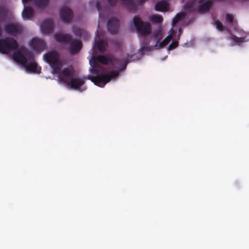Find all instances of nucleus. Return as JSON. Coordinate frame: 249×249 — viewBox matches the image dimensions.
<instances>
[{
  "mask_svg": "<svg viewBox=\"0 0 249 249\" xmlns=\"http://www.w3.org/2000/svg\"><path fill=\"white\" fill-rule=\"evenodd\" d=\"M22 52L19 50L15 51L13 54V59L23 66L28 71L40 73L41 67H37L33 53L25 48H23Z\"/></svg>",
  "mask_w": 249,
  "mask_h": 249,
  "instance_id": "obj_1",
  "label": "nucleus"
},
{
  "mask_svg": "<svg viewBox=\"0 0 249 249\" xmlns=\"http://www.w3.org/2000/svg\"><path fill=\"white\" fill-rule=\"evenodd\" d=\"M128 62L124 58H109L104 55L93 56L91 60L89 61V64L91 67L100 68L99 63L104 65L110 63L114 67L119 68V71H118L119 72L126 69Z\"/></svg>",
  "mask_w": 249,
  "mask_h": 249,
  "instance_id": "obj_2",
  "label": "nucleus"
},
{
  "mask_svg": "<svg viewBox=\"0 0 249 249\" xmlns=\"http://www.w3.org/2000/svg\"><path fill=\"white\" fill-rule=\"evenodd\" d=\"M74 71L70 68H64L61 72L62 76L59 77L60 81L70 86L71 89H79L81 86L85 83V78H80L78 76L73 77Z\"/></svg>",
  "mask_w": 249,
  "mask_h": 249,
  "instance_id": "obj_3",
  "label": "nucleus"
},
{
  "mask_svg": "<svg viewBox=\"0 0 249 249\" xmlns=\"http://www.w3.org/2000/svg\"><path fill=\"white\" fill-rule=\"evenodd\" d=\"M98 68H93L90 69V72L95 74V76H90L89 79L93 82L95 85L100 87H103L107 82L114 77H116L119 75V71H112L109 73H106L101 72Z\"/></svg>",
  "mask_w": 249,
  "mask_h": 249,
  "instance_id": "obj_4",
  "label": "nucleus"
},
{
  "mask_svg": "<svg viewBox=\"0 0 249 249\" xmlns=\"http://www.w3.org/2000/svg\"><path fill=\"white\" fill-rule=\"evenodd\" d=\"M46 61L52 67L54 74L60 73L63 67V63L59 58V55L55 51H50L44 55Z\"/></svg>",
  "mask_w": 249,
  "mask_h": 249,
  "instance_id": "obj_5",
  "label": "nucleus"
},
{
  "mask_svg": "<svg viewBox=\"0 0 249 249\" xmlns=\"http://www.w3.org/2000/svg\"><path fill=\"white\" fill-rule=\"evenodd\" d=\"M133 23L136 31L140 36L145 37L151 34L152 28L150 24L148 22H143L140 16L136 15L134 17Z\"/></svg>",
  "mask_w": 249,
  "mask_h": 249,
  "instance_id": "obj_6",
  "label": "nucleus"
},
{
  "mask_svg": "<svg viewBox=\"0 0 249 249\" xmlns=\"http://www.w3.org/2000/svg\"><path fill=\"white\" fill-rule=\"evenodd\" d=\"M18 48L17 41L14 38L6 37L0 39V52L3 54H8Z\"/></svg>",
  "mask_w": 249,
  "mask_h": 249,
  "instance_id": "obj_7",
  "label": "nucleus"
},
{
  "mask_svg": "<svg viewBox=\"0 0 249 249\" xmlns=\"http://www.w3.org/2000/svg\"><path fill=\"white\" fill-rule=\"evenodd\" d=\"M119 26V20L116 17L110 18L107 23V30L111 34H117Z\"/></svg>",
  "mask_w": 249,
  "mask_h": 249,
  "instance_id": "obj_8",
  "label": "nucleus"
},
{
  "mask_svg": "<svg viewBox=\"0 0 249 249\" xmlns=\"http://www.w3.org/2000/svg\"><path fill=\"white\" fill-rule=\"evenodd\" d=\"M60 16L64 22H70L72 18L73 13L70 8L63 6L60 10Z\"/></svg>",
  "mask_w": 249,
  "mask_h": 249,
  "instance_id": "obj_9",
  "label": "nucleus"
},
{
  "mask_svg": "<svg viewBox=\"0 0 249 249\" xmlns=\"http://www.w3.org/2000/svg\"><path fill=\"white\" fill-rule=\"evenodd\" d=\"M4 29L7 33L10 35L19 34L22 30L21 26L15 23H9L5 25Z\"/></svg>",
  "mask_w": 249,
  "mask_h": 249,
  "instance_id": "obj_10",
  "label": "nucleus"
},
{
  "mask_svg": "<svg viewBox=\"0 0 249 249\" xmlns=\"http://www.w3.org/2000/svg\"><path fill=\"white\" fill-rule=\"evenodd\" d=\"M54 24L50 19L44 20L41 25L42 32L45 34H50L53 30Z\"/></svg>",
  "mask_w": 249,
  "mask_h": 249,
  "instance_id": "obj_11",
  "label": "nucleus"
},
{
  "mask_svg": "<svg viewBox=\"0 0 249 249\" xmlns=\"http://www.w3.org/2000/svg\"><path fill=\"white\" fill-rule=\"evenodd\" d=\"M99 34V32L97 31L96 32V37L95 38V46L100 52H104L107 44V42L104 39H101Z\"/></svg>",
  "mask_w": 249,
  "mask_h": 249,
  "instance_id": "obj_12",
  "label": "nucleus"
},
{
  "mask_svg": "<svg viewBox=\"0 0 249 249\" xmlns=\"http://www.w3.org/2000/svg\"><path fill=\"white\" fill-rule=\"evenodd\" d=\"M69 51L71 53H78L82 47V43L80 40L72 39L69 43Z\"/></svg>",
  "mask_w": 249,
  "mask_h": 249,
  "instance_id": "obj_13",
  "label": "nucleus"
},
{
  "mask_svg": "<svg viewBox=\"0 0 249 249\" xmlns=\"http://www.w3.org/2000/svg\"><path fill=\"white\" fill-rule=\"evenodd\" d=\"M31 46L35 50L41 51L46 48V43L43 40L35 37L31 41Z\"/></svg>",
  "mask_w": 249,
  "mask_h": 249,
  "instance_id": "obj_14",
  "label": "nucleus"
},
{
  "mask_svg": "<svg viewBox=\"0 0 249 249\" xmlns=\"http://www.w3.org/2000/svg\"><path fill=\"white\" fill-rule=\"evenodd\" d=\"M54 37L56 41L58 42L70 43L72 40V36L70 34L56 33Z\"/></svg>",
  "mask_w": 249,
  "mask_h": 249,
  "instance_id": "obj_15",
  "label": "nucleus"
},
{
  "mask_svg": "<svg viewBox=\"0 0 249 249\" xmlns=\"http://www.w3.org/2000/svg\"><path fill=\"white\" fill-rule=\"evenodd\" d=\"M198 2L202 3L198 7L197 11L199 13L208 11L213 5L212 2L210 0H207L204 2V0H199Z\"/></svg>",
  "mask_w": 249,
  "mask_h": 249,
  "instance_id": "obj_16",
  "label": "nucleus"
},
{
  "mask_svg": "<svg viewBox=\"0 0 249 249\" xmlns=\"http://www.w3.org/2000/svg\"><path fill=\"white\" fill-rule=\"evenodd\" d=\"M168 7V3L165 0H161L157 2L155 5V9L157 11H167Z\"/></svg>",
  "mask_w": 249,
  "mask_h": 249,
  "instance_id": "obj_17",
  "label": "nucleus"
},
{
  "mask_svg": "<svg viewBox=\"0 0 249 249\" xmlns=\"http://www.w3.org/2000/svg\"><path fill=\"white\" fill-rule=\"evenodd\" d=\"M22 15L24 18L30 19L33 17L34 11L31 7L26 6L23 10Z\"/></svg>",
  "mask_w": 249,
  "mask_h": 249,
  "instance_id": "obj_18",
  "label": "nucleus"
},
{
  "mask_svg": "<svg viewBox=\"0 0 249 249\" xmlns=\"http://www.w3.org/2000/svg\"><path fill=\"white\" fill-rule=\"evenodd\" d=\"M8 9L4 5H0V21L4 19L7 16Z\"/></svg>",
  "mask_w": 249,
  "mask_h": 249,
  "instance_id": "obj_19",
  "label": "nucleus"
},
{
  "mask_svg": "<svg viewBox=\"0 0 249 249\" xmlns=\"http://www.w3.org/2000/svg\"><path fill=\"white\" fill-rule=\"evenodd\" d=\"M172 39V35H169L166 37H165L158 45L159 48H163L166 45H167L171 41Z\"/></svg>",
  "mask_w": 249,
  "mask_h": 249,
  "instance_id": "obj_20",
  "label": "nucleus"
},
{
  "mask_svg": "<svg viewBox=\"0 0 249 249\" xmlns=\"http://www.w3.org/2000/svg\"><path fill=\"white\" fill-rule=\"evenodd\" d=\"M49 0H35V4L39 8H43L46 6Z\"/></svg>",
  "mask_w": 249,
  "mask_h": 249,
  "instance_id": "obj_21",
  "label": "nucleus"
},
{
  "mask_svg": "<svg viewBox=\"0 0 249 249\" xmlns=\"http://www.w3.org/2000/svg\"><path fill=\"white\" fill-rule=\"evenodd\" d=\"M150 20L152 22L157 24L160 23L162 21V18L160 15H155L151 16Z\"/></svg>",
  "mask_w": 249,
  "mask_h": 249,
  "instance_id": "obj_22",
  "label": "nucleus"
},
{
  "mask_svg": "<svg viewBox=\"0 0 249 249\" xmlns=\"http://www.w3.org/2000/svg\"><path fill=\"white\" fill-rule=\"evenodd\" d=\"M153 37L158 40V42L160 41L162 38V32L160 29H158L155 31L153 34Z\"/></svg>",
  "mask_w": 249,
  "mask_h": 249,
  "instance_id": "obj_23",
  "label": "nucleus"
},
{
  "mask_svg": "<svg viewBox=\"0 0 249 249\" xmlns=\"http://www.w3.org/2000/svg\"><path fill=\"white\" fill-rule=\"evenodd\" d=\"M196 0H193L187 2L184 6V8L186 10H191L196 6Z\"/></svg>",
  "mask_w": 249,
  "mask_h": 249,
  "instance_id": "obj_24",
  "label": "nucleus"
},
{
  "mask_svg": "<svg viewBox=\"0 0 249 249\" xmlns=\"http://www.w3.org/2000/svg\"><path fill=\"white\" fill-rule=\"evenodd\" d=\"M230 39L234 41L237 44H239L245 41L244 37H239L234 35H231L230 36Z\"/></svg>",
  "mask_w": 249,
  "mask_h": 249,
  "instance_id": "obj_25",
  "label": "nucleus"
},
{
  "mask_svg": "<svg viewBox=\"0 0 249 249\" xmlns=\"http://www.w3.org/2000/svg\"><path fill=\"white\" fill-rule=\"evenodd\" d=\"M214 23H215V26L216 27V28L220 31H223L224 29H225V27L224 26H223L222 22L221 21H220L219 20L217 19V20H214Z\"/></svg>",
  "mask_w": 249,
  "mask_h": 249,
  "instance_id": "obj_26",
  "label": "nucleus"
},
{
  "mask_svg": "<svg viewBox=\"0 0 249 249\" xmlns=\"http://www.w3.org/2000/svg\"><path fill=\"white\" fill-rule=\"evenodd\" d=\"M83 32V30L79 27H73L72 28V32L77 36H81L82 35Z\"/></svg>",
  "mask_w": 249,
  "mask_h": 249,
  "instance_id": "obj_27",
  "label": "nucleus"
},
{
  "mask_svg": "<svg viewBox=\"0 0 249 249\" xmlns=\"http://www.w3.org/2000/svg\"><path fill=\"white\" fill-rule=\"evenodd\" d=\"M226 21L229 23H232L234 21L233 16L230 14H227L226 15Z\"/></svg>",
  "mask_w": 249,
  "mask_h": 249,
  "instance_id": "obj_28",
  "label": "nucleus"
},
{
  "mask_svg": "<svg viewBox=\"0 0 249 249\" xmlns=\"http://www.w3.org/2000/svg\"><path fill=\"white\" fill-rule=\"evenodd\" d=\"M183 17L184 15L182 13H179L177 14L175 17L173 19V23L174 24H176L179 20V19L183 18Z\"/></svg>",
  "mask_w": 249,
  "mask_h": 249,
  "instance_id": "obj_29",
  "label": "nucleus"
},
{
  "mask_svg": "<svg viewBox=\"0 0 249 249\" xmlns=\"http://www.w3.org/2000/svg\"><path fill=\"white\" fill-rule=\"evenodd\" d=\"M178 41L174 40L172 42V43L168 46V50H172L174 49L176 47L178 46Z\"/></svg>",
  "mask_w": 249,
  "mask_h": 249,
  "instance_id": "obj_30",
  "label": "nucleus"
},
{
  "mask_svg": "<svg viewBox=\"0 0 249 249\" xmlns=\"http://www.w3.org/2000/svg\"><path fill=\"white\" fill-rule=\"evenodd\" d=\"M135 0L136 3L138 5L142 4L146 1V0Z\"/></svg>",
  "mask_w": 249,
  "mask_h": 249,
  "instance_id": "obj_31",
  "label": "nucleus"
},
{
  "mask_svg": "<svg viewBox=\"0 0 249 249\" xmlns=\"http://www.w3.org/2000/svg\"><path fill=\"white\" fill-rule=\"evenodd\" d=\"M96 7L98 11H100V4L98 2H97L96 4Z\"/></svg>",
  "mask_w": 249,
  "mask_h": 249,
  "instance_id": "obj_32",
  "label": "nucleus"
},
{
  "mask_svg": "<svg viewBox=\"0 0 249 249\" xmlns=\"http://www.w3.org/2000/svg\"><path fill=\"white\" fill-rule=\"evenodd\" d=\"M1 34H2V29H1V27L0 26V36H1Z\"/></svg>",
  "mask_w": 249,
  "mask_h": 249,
  "instance_id": "obj_33",
  "label": "nucleus"
}]
</instances>
